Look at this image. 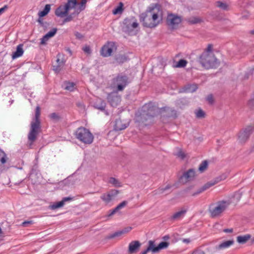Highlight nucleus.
Listing matches in <instances>:
<instances>
[{"instance_id": "1", "label": "nucleus", "mask_w": 254, "mask_h": 254, "mask_svg": "<svg viewBox=\"0 0 254 254\" xmlns=\"http://www.w3.org/2000/svg\"><path fill=\"white\" fill-rule=\"evenodd\" d=\"M163 11L161 7L157 4L149 6L145 12L140 15V21L144 27L155 28L161 22Z\"/></svg>"}, {"instance_id": "2", "label": "nucleus", "mask_w": 254, "mask_h": 254, "mask_svg": "<svg viewBox=\"0 0 254 254\" xmlns=\"http://www.w3.org/2000/svg\"><path fill=\"white\" fill-rule=\"evenodd\" d=\"M40 114V107L37 106L35 109L34 117L30 124V131L28 134V139L30 145L33 144L41 131Z\"/></svg>"}, {"instance_id": "3", "label": "nucleus", "mask_w": 254, "mask_h": 254, "mask_svg": "<svg viewBox=\"0 0 254 254\" xmlns=\"http://www.w3.org/2000/svg\"><path fill=\"white\" fill-rule=\"evenodd\" d=\"M230 202L227 200H220L211 205L209 208V213L212 218L219 217L228 208Z\"/></svg>"}, {"instance_id": "4", "label": "nucleus", "mask_w": 254, "mask_h": 254, "mask_svg": "<svg viewBox=\"0 0 254 254\" xmlns=\"http://www.w3.org/2000/svg\"><path fill=\"white\" fill-rule=\"evenodd\" d=\"M77 4V0H67L66 3L60 5L57 8L55 14L57 16L62 18L67 16L71 10H74Z\"/></svg>"}, {"instance_id": "5", "label": "nucleus", "mask_w": 254, "mask_h": 254, "mask_svg": "<svg viewBox=\"0 0 254 254\" xmlns=\"http://www.w3.org/2000/svg\"><path fill=\"white\" fill-rule=\"evenodd\" d=\"M129 83L128 78L122 74L118 75L112 79L111 87L117 91H122Z\"/></svg>"}, {"instance_id": "6", "label": "nucleus", "mask_w": 254, "mask_h": 254, "mask_svg": "<svg viewBox=\"0 0 254 254\" xmlns=\"http://www.w3.org/2000/svg\"><path fill=\"white\" fill-rule=\"evenodd\" d=\"M76 137L82 142L85 144H91L93 140V136L86 128L81 127L76 131Z\"/></svg>"}, {"instance_id": "7", "label": "nucleus", "mask_w": 254, "mask_h": 254, "mask_svg": "<svg viewBox=\"0 0 254 254\" xmlns=\"http://www.w3.org/2000/svg\"><path fill=\"white\" fill-rule=\"evenodd\" d=\"M169 245V243L168 242H162L157 246H156L154 241L150 240L148 242V246L147 249L142 251L141 254H147L149 252H151L152 253H157L161 250L168 248Z\"/></svg>"}, {"instance_id": "8", "label": "nucleus", "mask_w": 254, "mask_h": 254, "mask_svg": "<svg viewBox=\"0 0 254 254\" xmlns=\"http://www.w3.org/2000/svg\"><path fill=\"white\" fill-rule=\"evenodd\" d=\"M182 17L176 14L169 13L166 19V23L170 29H177L182 22Z\"/></svg>"}, {"instance_id": "9", "label": "nucleus", "mask_w": 254, "mask_h": 254, "mask_svg": "<svg viewBox=\"0 0 254 254\" xmlns=\"http://www.w3.org/2000/svg\"><path fill=\"white\" fill-rule=\"evenodd\" d=\"M124 24L126 25V31L128 34L133 35L136 33L137 30L134 31V29L138 27V23L134 18L126 19Z\"/></svg>"}, {"instance_id": "10", "label": "nucleus", "mask_w": 254, "mask_h": 254, "mask_svg": "<svg viewBox=\"0 0 254 254\" xmlns=\"http://www.w3.org/2000/svg\"><path fill=\"white\" fill-rule=\"evenodd\" d=\"M116 49L117 47L114 42H108L102 47L100 53L103 57H107L111 56Z\"/></svg>"}, {"instance_id": "11", "label": "nucleus", "mask_w": 254, "mask_h": 254, "mask_svg": "<svg viewBox=\"0 0 254 254\" xmlns=\"http://www.w3.org/2000/svg\"><path fill=\"white\" fill-rule=\"evenodd\" d=\"M65 62L64 56L62 54H58L56 63L53 65V69L56 72H59L64 68Z\"/></svg>"}, {"instance_id": "12", "label": "nucleus", "mask_w": 254, "mask_h": 254, "mask_svg": "<svg viewBox=\"0 0 254 254\" xmlns=\"http://www.w3.org/2000/svg\"><path fill=\"white\" fill-rule=\"evenodd\" d=\"M119 193V190L112 189L106 193H103L101 195L100 198L106 204H107L114 200Z\"/></svg>"}, {"instance_id": "13", "label": "nucleus", "mask_w": 254, "mask_h": 254, "mask_svg": "<svg viewBox=\"0 0 254 254\" xmlns=\"http://www.w3.org/2000/svg\"><path fill=\"white\" fill-rule=\"evenodd\" d=\"M87 2V0H81L80 5L78 7L77 5L75 6V8H74V11L68 16H67L65 19V22H69L71 21L74 16L77 15L81 11L84 10L85 8V5Z\"/></svg>"}, {"instance_id": "14", "label": "nucleus", "mask_w": 254, "mask_h": 254, "mask_svg": "<svg viewBox=\"0 0 254 254\" xmlns=\"http://www.w3.org/2000/svg\"><path fill=\"white\" fill-rule=\"evenodd\" d=\"M200 62L202 65L203 66L205 67L206 68H215L216 67L218 64V63L217 60L216 59L215 56L214 55V60H211L210 58H206V62L207 63V64H205V63H203L202 59V54L200 57Z\"/></svg>"}, {"instance_id": "15", "label": "nucleus", "mask_w": 254, "mask_h": 254, "mask_svg": "<svg viewBox=\"0 0 254 254\" xmlns=\"http://www.w3.org/2000/svg\"><path fill=\"white\" fill-rule=\"evenodd\" d=\"M108 100L112 106H117L121 102V97L118 94L117 92L110 93L108 96Z\"/></svg>"}, {"instance_id": "16", "label": "nucleus", "mask_w": 254, "mask_h": 254, "mask_svg": "<svg viewBox=\"0 0 254 254\" xmlns=\"http://www.w3.org/2000/svg\"><path fill=\"white\" fill-rule=\"evenodd\" d=\"M42 176L40 173L36 170L32 169L29 175V180L33 184H38L41 183Z\"/></svg>"}, {"instance_id": "17", "label": "nucleus", "mask_w": 254, "mask_h": 254, "mask_svg": "<svg viewBox=\"0 0 254 254\" xmlns=\"http://www.w3.org/2000/svg\"><path fill=\"white\" fill-rule=\"evenodd\" d=\"M213 45L212 44H208L206 49L203 52L202 54V60L205 64L208 65L207 63L206 62V58H209L211 60H214V54L212 52Z\"/></svg>"}, {"instance_id": "18", "label": "nucleus", "mask_w": 254, "mask_h": 254, "mask_svg": "<svg viewBox=\"0 0 254 254\" xmlns=\"http://www.w3.org/2000/svg\"><path fill=\"white\" fill-rule=\"evenodd\" d=\"M195 171L193 169H190L185 172L180 178V181L182 183H186L192 180L195 177Z\"/></svg>"}, {"instance_id": "19", "label": "nucleus", "mask_w": 254, "mask_h": 254, "mask_svg": "<svg viewBox=\"0 0 254 254\" xmlns=\"http://www.w3.org/2000/svg\"><path fill=\"white\" fill-rule=\"evenodd\" d=\"M252 132V128L249 127L244 130L241 131L238 136L239 142L241 143L245 142L249 138Z\"/></svg>"}, {"instance_id": "20", "label": "nucleus", "mask_w": 254, "mask_h": 254, "mask_svg": "<svg viewBox=\"0 0 254 254\" xmlns=\"http://www.w3.org/2000/svg\"><path fill=\"white\" fill-rule=\"evenodd\" d=\"M73 200V197H72L69 196V197H64L63 198V199L61 201L55 202L53 205H51L50 206V208L54 210L55 209L62 207L64 205V204L65 203V202L71 201Z\"/></svg>"}, {"instance_id": "21", "label": "nucleus", "mask_w": 254, "mask_h": 254, "mask_svg": "<svg viewBox=\"0 0 254 254\" xmlns=\"http://www.w3.org/2000/svg\"><path fill=\"white\" fill-rule=\"evenodd\" d=\"M140 246L141 244L138 241L131 242L128 245V253L130 254L136 253Z\"/></svg>"}, {"instance_id": "22", "label": "nucleus", "mask_w": 254, "mask_h": 254, "mask_svg": "<svg viewBox=\"0 0 254 254\" xmlns=\"http://www.w3.org/2000/svg\"><path fill=\"white\" fill-rule=\"evenodd\" d=\"M234 243V241L233 240L226 241L220 244L219 245L216 247L217 250H221L225 249H227L232 246Z\"/></svg>"}, {"instance_id": "23", "label": "nucleus", "mask_w": 254, "mask_h": 254, "mask_svg": "<svg viewBox=\"0 0 254 254\" xmlns=\"http://www.w3.org/2000/svg\"><path fill=\"white\" fill-rule=\"evenodd\" d=\"M187 212L186 209H183L178 212H175L171 217L173 220H179L183 218Z\"/></svg>"}, {"instance_id": "24", "label": "nucleus", "mask_w": 254, "mask_h": 254, "mask_svg": "<svg viewBox=\"0 0 254 254\" xmlns=\"http://www.w3.org/2000/svg\"><path fill=\"white\" fill-rule=\"evenodd\" d=\"M24 53L23 50V45L19 44L17 46L16 51L14 52L12 55V59H15L22 56Z\"/></svg>"}, {"instance_id": "25", "label": "nucleus", "mask_w": 254, "mask_h": 254, "mask_svg": "<svg viewBox=\"0 0 254 254\" xmlns=\"http://www.w3.org/2000/svg\"><path fill=\"white\" fill-rule=\"evenodd\" d=\"M127 127V125L126 124L123 123L122 121L120 120H117L115 124V129L116 130H121Z\"/></svg>"}, {"instance_id": "26", "label": "nucleus", "mask_w": 254, "mask_h": 254, "mask_svg": "<svg viewBox=\"0 0 254 254\" xmlns=\"http://www.w3.org/2000/svg\"><path fill=\"white\" fill-rule=\"evenodd\" d=\"M144 108H148L147 115L151 117H153L156 115V108L154 106H151L150 104L146 105Z\"/></svg>"}, {"instance_id": "27", "label": "nucleus", "mask_w": 254, "mask_h": 254, "mask_svg": "<svg viewBox=\"0 0 254 254\" xmlns=\"http://www.w3.org/2000/svg\"><path fill=\"white\" fill-rule=\"evenodd\" d=\"M215 184H216V183L215 182H208V183H206L201 188H200V189L198 190V191H197L196 194H199V193L204 191V190L208 189L210 187L214 186Z\"/></svg>"}, {"instance_id": "28", "label": "nucleus", "mask_w": 254, "mask_h": 254, "mask_svg": "<svg viewBox=\"0 0 254 254\" xmlns=\"http://www.w3.org/2000/svg\"><path fill=\"white\" fill-rule=\"evenodd\" d=\"M108 183L115 187H121L122 186L121 182L114 177H111L109 179Z\"/></svg>"}, {"instance_id": "29", "label": "nucleus", "mask_w": 254, "mask_h": 254, "mask_svg": "<svg viewBox=\"0 0 254 254\" xmlns=\"http://www.w3.org/2000/svg\"><path fill=\"white\" fill-rule=\"evenodd\" d=\"M75 84L73 82L65 81L64 82V89L69 91H73L75 89Z\"/></svg>"}, {"instance_id": "30", "label": "nucleus", "mask_w": 254, "mask_h": 254, "mask_svg": "<svg viewBox=\"0 0 254 254\" xmlns=\"http://www.w3.org/2000/svg\"><path fill=\"white\" fill-rule=\"evenodd\" d=\"M48 43V33H46L42 38L40 39V42L39 43V47L40 49H43Z\"/></svg>"}, {"instance_id": "31", "label": "nucleus", "mask_w": 254, "mask_h": 254, "mask_svg": "<svg viewBox=\"0 0 254 254\" xmlns=\"http://www.w3.org/2000/svg\"><path fill=\"white\" fill-rule=\"evenodd\" d=\"M127 204V202L126 201H124L121 203H120L117 207H116L114 209L111 211V213L109 214V216H111L115 214L117 211L121 208L125 207Z\"/></svg>"}, {"instance_id": "32", "label": "nucleus", "mask_w": 254, "mask_h": 254, "mask_svg": "<svg viewBox=\"0 0 254 254\" xmlns=\"http://www.w3.org/2000/svg\"><path fill=\"white\" fill-rule=\"evenodd\" d=\"M8 157L5 152L0 149V163L1 165H4L6 163Z\"/></svg>"}, {"instance_id": "33", "label": "nucleus", "mask_w": 254, "mask_h": 254, "mask_svg": "<svg viewBox=\"0 0 254 254\" xmlns=\"http://www.w3.org/2000/svg\"><path fill=\"white\" fill-rule=\"evenodd\" d=\"M187 21L190 24H195L200 23L201 20L198 17L192 16L188 18Z\"/></svg>"}, {"instance_id": "34", "label": "nucleus", "mask_w": 254, "mask_h": 254, "mask_svg": "<svg viewBox=\"0 0 254 254\" xmlns=\"http://www.w3.org/2000/svg\"><path fill=\"white\" fill-rule=\"evenodd\" d=\"M124 4L122 2H120L119 5L113 10V13L115 15L121 14L124 10Z\"/></svg>"}, {"instance_id": "35", "label": "nucleus", "mask_w": 254, "mask_h": 254, "mask_svg": "<svg viewBox=\"0 0 254 254\" xmlns=\"http://www.w3.org/2000/svg\"><path fill=\"white\" fill-rule=\"evenodd\" d=\"M50 120L53 122H59L61 119V116L60 115L56 113H53L50 115Z\"/></svg>"}, {"instance_id": "36", "label": "nucleus", "mask_w": 254, "mask_h": 254, "mask_svg": "<svg viewBox=\"0 0 254 254\" xmlns=\"http://www.w3.org/2000/svg\"><path fill=\"white\" fill-rule=\"evenodd\" d=\"M197 89L196 84L188 85L185 89V91L188 92H193Z\"/></svg>"}, {"instance_id": "37", "label": "nucleus", "mask_w": 254, "mask_h": 254, "mask_svg": "<svg viewBox=\"0 0 254 254\" xmlns=\"http://www.w3.org/2000/svg\"><path fill=\"white\" fill-rule=\"evenodd\" d=\"M171 186L169 185H167L165 187L160 188L156 190L155 194H161L164 193L166 190H169Z\"/></svg>"}, {"instance_id": "38", "label": "nucleus", "mask_w": 254, "mask_h": 254, "mask_svg": "<svg viewBox=\"0 0 254 254\" xmlns=\"http://www.w3.org/2000/svg\"><path fill=\"white\" fill-rule=\"evenodd\" d=\"M216 6L223 10H228V5L226 3L222 2L221 1H217L216 2Z\"/></svg>"}, {"instance_id": "39", "label": "nucleus", "mask_w": 254, "mask_h": 254, "mask_svg": "<svg viewBox=\"0 0 254 254\" xmlns=\"http://www.w3.org/2000/svg\"><path fill=\"white\" fill-rule=\"evenodd\" d=\"M207 162L206 161H204L200 164L198 170L200 172H203L207 169Z\"/></svg>"}, {"instance_id": "40", "label": "nucleus", "mask_w": 254, "mask_h": 254, "mask_svg": "<svg viewBox=\"0 0 254 254\" xmlns=\"http://www.w3.org/2000/svg\"><path fill=\"white\" fill-rule=\"evenodd\" d=\"M249 238V236H238L237 238V240L238 243L243 244L246 243L248 240Z\"/></svg>"}, {"instance_id": "41", "label": "nucleus", "mask_w": 254, "mask_h": 254, "mask_svg": "<svg viewBox=\"0 0 254 254\" xmlns=\"http://www.w3.org/2000/svg\"><path fill=\"white\" fill-rule=\"evenodd\" d=\"M48 14V4H46L43 11L39 12L38 15L39 17L42 18Z\"/></svg>"}, {"instance_id": "42", "label": "nucleus", "mask_w": 254, "mask_h": 254, "mask_svg": "<svg viewBox=\"0 0 254 254\" xmlns=\"http://www.w3.org/2000/svg\"><path fill=\"white\" fill-rule=\"evenodd\" d=\"M187 64V62L185 60H180L177 63L176 67H184Z\"/></svg>"}, {"instance_id": "43", "label": "nucleus", "mask_w": 254, "mask_h": 254, "mask_svg": "<svg viewBox=\"0 0 254 254\" xmlns=\"http://www.w3.org/2000/svg\"><path fill=\"white\" fill-rule=\"evenodd\" d=\"M195 115L197 118H203L205 117V113L201 109H199L195 112Z\"/></svg>"}, {"instance_id": "44", "label": "nucleus", "mask_w": 254, "mask_h": 254, "mask_svg": "<svg viewBox=\"0 0 254 254\" xmlns=\"http://www.w3.org/2000/svg\"><path fill=\"white\" fill-rule=\"evenodd\" d=\"M176 155L182 159H184L186 157L185 153L181 149L179 150V151L176 153Z\"/></svg>"}, {"instance_id": "45", "label": "nucleus", "mask_w": 254, "mask_h": 254, "mask_svg": "<svg viewBox=\"0 0 254 254\" xmlns=\"http://www.w3.org/2000/svg\"><path fill=\"white\" fill-rule=\"evenodd\" d=\"M101 102V105H98L96 104L95 107L97 109H99L100 110H104L106 106V104L104 102L102 101H100Z\"/></svg>"}, {"instance_id": "46", "label": "nucleus", "mask_w": 254, "mask_h": 254, "mask_svg": "<svg viewBox=\"0 0 254 254\" xmlns=\"http://www.w3.org/2000/svg\"><path fill=\"white\" fill-rule=\"evenodd\" d=\"M57 31L56 28H53L51 30L49 31V38L53 37Z\"/></svg>"}, {"instance_id": "47", "label": "nucleus", "mask_w": 254, "mask_h": 254, "mask_svg": "<svg viewBox=\"0 0 254 254\" xmlns=\"http://www.w3.org/2000/svg\"><path fill=\"white\" fill-rule=\"evenodd\" d=\"M33 223L32 221H26L22 223V226L24 227H27L29 226L31 224Z\"/></svg>"}, {"instance_id": "48", "label": "nucleus", "mask_w": 254, "mask_h": 254, "mask_svg": "<svg viewBox=\"0 0 254 254\" xmlns=\"http://www.w3.org/2000/svg\"><path fill=\"white\" fill-rule=\"evenodd\" d=\"M82 50L86 54H89L91 53L90 48L88 46H86L83 47Z\"/></svg>"}, {"instance_id": "49", "label": "nucleus", "mask_w": 254, "mask_h": 254, "mask_svg": "<svg viewBox=\"0 0 254 254\" xmlns=\"http://www.w3.org/2000/svg\"><path fill=\"white\" fill-rule=\"evenodd\" d=\"M207 101L210 103L212 104L213 103V96L210 94L207 97Z\"/></svg>"}, {"instance_id": "50", "label": "nucleus", "mask_w": 254, "mask_h": 254, "mask_svg": "<svg viewBox=\"0 0 254 254\" xmlns=\"http://www.w3.org/2000/svg\"><path fill=\"white\" fill-rule=\"evenodd\" d=\"M123 234H124V232L123 231V230H122V231H119V232H116L115 233H114V234L113 235V237L120 236Z\"/></svg>"}, {"instance_id": "51", "label": "nucleus", "mask_w": 254, "mask_h": 254, "mask_svg": "<svg viewBox=\"0 0 254 254\" xmlns=\"http://www.w3.org/2000/svg\"><path fill=\"white\" fill-rule=\"evenodd\" d=\"M132 229V228L130 227L125 228L123 230V231L124 232V234L127 233L129 232Z\"/></svg>"}, {"instance_id": "52", "label": "nucleus", "mask_w": 254, "mask_h": 254, "mask_svg": "<svg viewBox=\"0 0 254 254\" xmlns=\"http://www.w3.org/2000/svg\"><path fill=\"white\" fill-rule=\"evenodd\" d=\"M8 6L5 5L3 7L0 8V15L6 9H7Z\"/></svg>"}, {"instance_id": "53", "label": "nucleus", "mask_w": 254, "mask_h": 254, "mask_svg": "<svg viewBox=\"0 0 254 254\" xmlns=\"http://www.w3.org/2000/svg\"><path fill=\"white\" fill-rule=\"evenodd\" d=\"M249 105L252 108H254V98L249 101Z\"/></svg>"}, {"instance_id": "54", "label": "nucleus", "mask_w": 254, "mask_h": 254, "mask_svg": "<svg viewBox=\"0 0 254 254\" xmlns=\"http://www.w3.org/2000/svg\"><path fill=\"white\" fill-rule=\"evenodd\" d=\"M192 254H205V253L201 251H196L194 252Z\"/></svg>"}, {"instance_id": "55", "label": "nucleus", "mask_w": 254, "mask_h": 254, "mask_svg": "<svg viewBox=\"0 0 254 254\" xmlns=\"http://www.w3.org/2000/svg\"><path fill=\"white\" fill-rule=\"evenodd\" d=\"M225 233H232L233 232L232 229H225L223 230Z\"/></svg>"}, {"instance_id": "56", "label": "nucleus", "mask_w": 254, "mask_h": 254, "mask_svg": "<svg viewBox=\"0 0 254 254\" xmlns=\"http://www.w3.org/2000/svg\"><path fill=\"white\" fill-rule=\"evenodd\" d=\"M6 170V168L4 166L0 165V172H2Z\"/></svg>"}, {"instance_id": "57", "label": "nucleus", "mask_w": 254, "mask_h": 254, "mask_svg": "<svg viewBox=\"0 0 254 254\" xmlns=\"http://www.w3.org/2000/svg\"><path fill=\"white\" fill-rule=\"evenodd\" d=\"M183 242L184 243H187V244H188L190 242V240L189 239H184L183 240Z\"/></svg>"}, {"instance_id": "58", "label": "nucleus", "mask_w": 254, "mask_h": 254, "mask_svg": "<svg viewBox=\"0 0 254 254\" xmlns=\"http://www.w3.org/2000/svg\"><path fill=\"white\" fill-rule=\"evenodd\" d=\"M75 35H76V37L78 38H81L82 37V36L79 33H76L75 34Z\"/></svg>"}, {"instance_id": "59", "label": "nucleus", "mask_w": 254, "mask_h": 254, "mask_svg": "<svg viewBox=\"0 0 254 254\" xmlns=\"http://www.w3.org/2000/svg\"><path fill=\"white\" fill-rule=\"evenodd\" d=\"M38 22L39 23H40L41 24H42V19H41V17H39V19H38Z\"/></svg>"}, {"instance_id": "60", "label": "nucleus", "mask_w": 254, "mask_h": 254, "mask_svg": "<svg viewBox=\"0 0 254 254\" xmlns=\"http://www.w3.org/2000/svg\"><path fill=\"white\" fill-rule=\"evenodd\" d=\"M67 51L71 53V51L69 49H67Z\"/></svg>"}, {"instance_id": "61", "label": "nucleus", "mask_w": 254, "mask_h": 254, "mask_svg": "<svg viewBox=\"0 0 254 254\" xmlns=\"http://www.w3.org/2000/svg\"><path fill=\"white\" fill-rule=\"evenodd\" d=\"M50 5L49 4V9H48L49 11H50Z\"/></svg>"}, {"instance_id": "62", "label": "nucleus", "mask_w": 254, "mask_h": 254, "mask_svg": "<svg viewBox=\"0 0 254 254\" xmlns=\"http://www.w3.org/2000/svg\"><path fill=\"white\" fill-rule=\"evenodd\" d=\"M78 105H79V106H82V105H81V104H78Z\"/></svg>"}]
</instances>
